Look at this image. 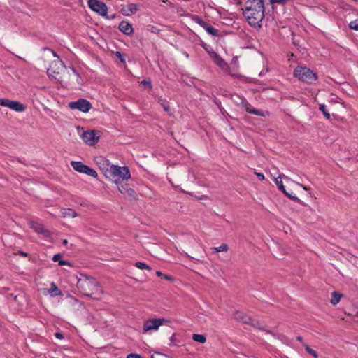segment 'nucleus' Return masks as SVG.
Here are the masks:
<instances>
[{
  "label": "nucleus",
  "mask_w": 358,
  "mask_h": 358,
  "mask_svg": "<svg viewBox=\"0 0 358 358\" xmlns=\"http://www.w3.org/2000/svg\"><path fill=\"white\" fill-rule=\"evenodd\" d=\"M243 14L251 27L260 28L264 17L263 0H248L243 9Z\"/></svg>",
  "instance_id": "1"
},
{
  "label": "nucleus",
  "mask_w": 358,
  "mask_h": 358,
  "mask_svg": "<svg viewBox=\"0 0 358 358\" xmlns=\"http://www.w3.org/2000/svg\"><path fill=\"white\" fill-rule=\"evenodd\" d=\"M77 288L81 294L87 297H92L94 294L102 293L100 285L94 278L83 274L78 279Z\"/></svg>",
  "instance_id": "2"
},
{
  "label": "nucleus",
  "mask_w": 358,
  "mask_h": 358,
  "mask_svg": "<svg viewBox=\"0 0 358 358\" xmlns=\"http://www.w3.org/2000/svg\"><path fill=\"white\" fill-rule=\"evenodd\" d=\"M106 173V177L118 184L121 181L127 180L131 178L130 171L128 166H120L112 164Z\"/></svg>",
  "instance_id": "3"
},
{
  "label": "nucleus",
  "mask_w": 358,
  "mask_h": 358,
  "mask_svg": "<svg viewBox=\"0 0 358 358\" xmlns=\"http://www.w3.org/2000/svg\"><path fill=\"white\" fill-rule=\"evenodd\" d=\"M293 76L299 80L308 84H312L318 78L317 73L306 66H297L294 69Z\"/></svg>",
  "instance_id": "4"
},
{
  "label": "nucleus",
  "mask_w": 358,
  "mask_h": 358,
  "mask_svg": "<svg viewBox=\"0 0 358 358\" xmlns=\"http://www.w3.org/2000/svg\"><path fill=\"white\" fill-rule=\"evenodd\" d=\"M168 320L164 318H155L148 320L144 322L143 326V333H147L152 331H157L159 327L167 322Z\"/></svg>",
  "instance_id": "5"
},
{
  "label": "nucleus",
  "mask_w": 358,
  "mask_h": 358,
  "mask_svg": "<svg viewBox=\"0 0 358 358\" xmlns=\"http://www.w3.org/2000/svg\"><path fill=\"white\" fill-rule=\"evenodd\" d=\"M69 107L71 110H78L83 113H87L92 108V103L85 99H79L76 101L69 103Z\"/></svg>",
  "instance_id": "6"
},
{
  "label": "nucleus",
  "mask_w": 358,
  "mask_h": 358,
  "mask_svg": "<svg viewBox=\"0 0 358 358\" xmlns=\"http://www.w3.org/2000/svg\"><path fill=\"white\" fill-rule=\"evenodd\" d=\"M191 19L203 28L209 34L213 36H219V31L214 28L210 24L203 20L199 15H192Z\"/></svg>",
  "instance_id": "7"
},
{
  "label": "nucleus",
  "mask_w": 358,
  "mask_h": 358,
  "mask_svg": "<svg viewBox=\"0 0 358 358\" xmlns=\"http://www.w3.org/2000/svg\"><path fill=\"white\" fill-rule=\"evenodd\" d=\"M282 178H284L285 180H287V181L290 180V181L293 182V180H291L287 176H283L282 177L279 176V177L275 178V185H277L278 189L280 190L286 196H287L288 198H289L292 201H294L298 202L299 203H302V201L300 199H299L296 196H294V195L289 194V192H287L286 191L285 187V186H284V185L282 183Z\"/></svg>",
  "instance_id": "8"
},
{
  "label": "nucleus",
  "mask_w": 358,
  "mask_h": 358,
  "mask_svg": "<svg viewBox=\"0 0 358 358\" xmlns=\"http://www.w3.org/2000/svg\"><path fill=\"white\" fill-rule=\"evenodd\" d=\"M88 6L93 11L98 13L101 16H106L108 7L105 3L97 0H89Z\"/></svg>",
  "instance_id": "9"
},
{
  "label": "nucleus",
  "mask_w": 358,
  "mask_h": 358,
  "mask_svg": "<svg viewBox=\"0 0 358 358\" xmlns=\"http://www.w3.org/2000/svg\"><path fill=\"white\" fill-rule=\"evenodd\" d=\"M83 141L90 146L95 145L99 139V136H97V133L94 130L86 131L81 135Z\"/></svg>",
  "instance_id": "10"
},
{
  "label": "nucleus",
  "mask_w": 358,
  "mask_h": 358,
  "mask_svg": "<svg viewBox=\"0 0 358 358\" xmlns=\"http://www.w3.org/2000/svg\"><path fill=\"white\" fill-rule=\"evenodd\" d=\"M95 163L99 167V169L104 173L106 176V173L110 170L111 164L108 159L103 156H98L94 158Z\"/></svg>",
  "instance_id": "11"
},
{
  "label": "nucleus",
  "mask_w": 358,
  "mask_h": 358,
  "mask_svg": "<svg viewBox=\"0 0 358 358\" xmlns=\"http://www.w3.org/2000/svg\"><path fill=\"white\" fill-rule=\"evenodd\" d=\"M234 318L238 322H242L245 324H249L251 323L252 317L241 312V311H236L234 313Z\"/></svg>",
  "instance_id": "12"
},
{
  "label": "nucleus",
  "mask_w": 358,
  "mask_h": 358,
  "mask_svg": "<svg viewBox=\"0 0 358 358\" xmlns=\"http://www.w3.org/2000/svg\"><path fill=\"white\" fill-rule=\"evenodd\" d=\"M208 52L218 66L222 69L227 66V62L217 52L213 50L208 51Z\"/></svg>",
  "instance_id": "13"
},
{
  "label": "nucleus",
  "mask_w": 358,
  "mask_h": 358,
  "mask_svg": "<svg viewBox=\"0 0 358 358\" xmlns=\"http://www.w3.org/2000/svg\"><path fill=\"white\" fill-rule=\"evenodd\" d=\"M59 64L63 66V63L62 61L60 62H53L50 65V67L47 69V73L50 77H52L54 78H57L55 74H59V67H57V66Z\"/></svg>",
  "instance_id": "14"
},
{
  "label": "nucleus",
  "mask_w": 358,
  "mask_h": 358,
  "mask_svg": "<svg viewBox=\"0 0 358 358\" xmlns=\"http://www.w3.org/2000/svg\"><path fill=\"white\" fill-rule=\"evenodd\" d=\"M118 29L121 32L127 36L131 35L134 31L131 24L124 20L119 24Z\"/></svg>",
  "instance_id": "15"
},
{
  "label": "nucleus",
  "mask_w": 358,
  "mask_h": 358,
  "mask_svg": "<svg viewBox=\"0 0 358 358\" xmlns=\"http://www.w3.org/2000/svg\"><path fill=\"white\" fill-rule=\"evenodd\" d=\"M243 106L245 108V110L250 114L255 115L259 117H265V113L264 111L252 108L251 105L247 101L243 103Z\"/></svg>",
  "instance_id": "16"
},
{
  "label": "nucleus",
  "mask_w": 358,
  "mask_h": 358,
  "mask_svg": "<svg viewBox=\"0 0 358 358\" xmlns=\"http://www.w3.org/2000/svg\"><path fill=\"white\" fill-rule=\"evenodd\" d=\"M249 325H251L252 327H253L255 329H259L261 331H263L266 332V334H271L274 337H278V336L277 335V334H275V333L273 332L272 331L266 329V327L262 326L259 321L255 320L252 317L251 323H249Z\"/></svg>",
  "instance_id": "17"
},
{
  "label": "nucleus",
  "mask_w": 358,
  "mask_h": 358,
  "mask_svg": "<svg viewBox=\"0 0 358 358\" xmlns=\"http://www.w3.org/2000/svg\"><path fill=\"white\" fill-rule=\"evenodd\" d=\"M137 5L135 3L128 4L126 7L121 9V13L126 16H129L132 14H135L137 12Z\"/></svg>",
  "instance_id": "18"
},
{
  "label": "nucleus",
  "mask_w": 358,
  "mask_h": 358,
  "mask_svg": "<svg viewBox=\"0 0 358 358\" xmlns=\"http://www.w3.org/2000/svg\"><path fill=\"white\" fill-rule=\"evenodd\" d=\"M48 292L52 297L62 295V291L59 289L55 282L51 283L50 288L48 290Z\"/></svg>",
  "instance_id": "19"
},
{
  "label": "nucleus",
  "mask_w": 358,
  "mask_h": 358,
  "mask_svg": "<svg viewBox=\"0 0 358 358\" xmlns=\"http://www.w3.org/2000/svg\"><path fill=\"white\" fill-rule=\"evenodd\" d=\"M62 217H76L78 216V213L71 208H62L61 210Z\"/></svg>",
  "instance_id": "20"
},
{
  "label": "nucleus",
  "mask_w": 358,
  "mask_h": 358,
  "mask_svg": "<svg viewBox=\"0 0 358 358\" xmlns=\"http://www.w3.org/2000/svg\"><path fill=\"white\" fill-rule=\"evenodd\" d=\"M71 165L74 170L79 173H83L87 165L83 164L81 162L72 161Z\"/></svg>",
  "instance_id": "21"
},
{
  "label": "nucleus",
  "mask_w": 358,
  "mask_h": 358,
  "mask_svg": "<svg viewBox=\"0 0 358 358\" xmlns=\"http://www.w3.org/2000/svg\"><path fill=\"white\" fill-rule=\"evenodd\" d=\"M31 228L38 234H46L48 233V231L44 229L43 225L40 223H31Z\"/></svg>",
  "instance_id": "22"
},
{
  "label": "nucleus",
  "mask_w": 358,
  "mask_h": 358,
  "mask_svg": "<svg viewBox=\"0 0 358 358\" xmlns=\"http://www.w3.org/2000/svg\"><path fill=\"white\" fill-rule=\"evenodd\" d=\"M10 108L16 112H23L25 110V106L17 101H13Z\"/></svg>",
  "instance_id": "23"
},
{
  "label": "nucleus",
  "mask_w": 358,
  "mask_h": 358,
  "mask_svg": "<svg viewBox=\"0 0 358 358\" xmlns=\"http://www.w3.org/2000/svg\"><path fill=\"white\" fill-rule=\"evenodd\" d=\"M342 294L338 292H333L331 293V303L333 304V305H336L337 303H339L341 297H342Z\"/></svg>",
  "instance_id": "24"
},
{
  "label": "nucleus",
  "mask_w": 358,
  "mask_h": 358,
  "mask_svg": "<svg viewBox=\"0 0 358 358\" xmlns=\"http://www.w3.org/2000/svg\"><path fill=\"white\" fill-rule=\"evenodd\" d=\"M229 250V246L226 243L221 244L219 247H213L211 250L213 253L219 252H227Z\"/></svg>",
  "instance_id": "25"
},
{
  "label": "nucleus",
  "mask_w": 358,
  "mask_h": 358,
  "mask_svg": "<svg viewBox=\"0 0 358 358\" xmlns=\"http://www.w3.org/2000/svg\"><path fill=\"white\" fill-rule=\"evenodd\" d=\"M83 173H85V174H87L90 176H92L93 178H96L98 177V174H97L96 171L94 169H92L88 166H86Z\"/></svg>",
  "instance_id": "26"
},
{
  "label": "nucleus",
  "mask_w": 358,
  "mask_h": 358,
  "mask_svg": "<svg viewBox=\"0 0 358 358\" xmlns=\"http://www.w3.org/2000/svg\"><path fill=\"white\" fill-rule=\"evenodd\" d=\"M135 266L141 270L145 269L149 271H152V268L145 262H137L135 263Z\"/></svg>",
  "instance_id": "27"
},
{
  "label": "nucleus",
  "mask_w": 358,
  "mask_h": 358,
  "mask_svg": "<svg viewBox=\"0 0 358 358\" xmlns=\"http://www.w3.org/2000/svg\"><path fill=\"white\" fill-rule=\"evenodd\" d=\"M192 339L194 341L199 342L200 343H204L206 341V336L204 335L196 334H193Z\"/></svg>",
  "instance_id": "28"
},
{
  "label": "nucleus",
  "mask_w": 358,
  "mask_h": 358,
  "mask_svg": "<svg viewBox=\"0 0 358 358\" xmlns=\"http://www.w3.org/2000/svg\"><path fill=\"white\" fill-rule=\"evenodd\" d=\"M158 102L162 106V108L164 110V111H166V112H169V108H170L169 103L166 99L159 98V100H158Z\"/></svg>",
  "instance_id": "29"
},
{
  "label": "nucleus",
  "mask_w": 358,
  "mask_h": 358,
  "mask_svg": "<svg viewBox=\"0 0 358 358\" xmlns=\"http://www.w3.org/2000/svg\"><path fill=\"white\" fill-rule=\"evenodd\" d=\"M13 101V100H10L8 99H0V106L8 107L10 108L11 107Z\"/></svg>",
  "instance_id": "30"
},
{
  "label": "nucleus",
  "mask_w": 358,
  "mask_h": 358,
  "mask_svg": "<svg viewBox=\"0 0 358 358\" xmlns=\"http://www.w3.org/2000/svg\"><path fill=\"white\" fill-rule=\"evenodd\" d=\"M319 110L322 112L324 116L327 119L330 120V114L328 113V111L326 110V106L324 104H320L319 106Z\"/></svg>",
  "instance_id": "31"
},
{
  "label": "nucleus",
  "mask_w": 358,
  "mask_h": 358,
  "mask_svg": "<svg viewBox=\"0 0 358 358\" xmlns=\"http://www.w3.org/2000/svg\"><path fill=\"white\" fill-rule=\"evenodd\" d=\"M350 29L358 31V19L351 21L349 24Z\"/></svg>",
  "instance_id": "32"
},
{
  "label": "nucleus",
  "mask_w": 358,
  "mask_h": 358,
  "mask_svg": "<svg viewBox=\"0 0 358 358\" xmlns=\"http://www.w3.org/2000/svg\"><path fill=\"white\" fill-rule=\"evenodd\" d=\"M156 275L158 276V277H161L162 278H164L165 280H173V278L171 276V275H164L163 274L161 271H157L156 272Z\"/></svg>",
  "instance_id": "33"
},
{
  "label": "nucleus",
  "mask_w": 358,
  "mask_h": 358,
  "mask_svg": "<svg viewBox=\"0 0 358 358\" xmlns=\"http://www.w3.org/2000/svg\"><path fill=\"white\" fill-rule=\"evenodd\" d=\"M306 350L309 354L312 355L314 357H317V352L313 349H311L309 346H306Z\"/></svg>",
  "instance_id": "34"
},
{
  "label": "nucleus",
  "mask_w": 358,
  "mask_h": 358,
  "mask_svg": "<svg viewBox=\"0 0 358 358\" xmlns=\"http://www.w3.org/2000/svg\"><path fill=\"white\" fill-rule=\"evenodd\" d=\"M127 358H143V357L136 353H130L127 355Z\"/></svg>",
  "instance_id": "35"
},
{
  "label": "nucleus",
  "mask_w": 358,
  "mask_h": 358,
  "mask_svg": "<svg viewBox=\"0 0 358 358\" xmlns=\"http://www.w3.org/2000/svg\"><path fill=\"white\" fill-rule=\"evenodd\" d=\"M141 83L144 85H147L150 89H152V85L150 80H143Z\"/></svg>",
  "instance_id": "36"
},
{
  "label": "nucleus",
  "mask_w": 358,
  "mask_h": 358,
  "mask_svg": "<svg viewBox=\"0 0 358 358\" xmlns=\"http://www.w3.org/2000/svg\"><path fill=\"white\" fill-rule=\"evenodd\" d=\"M254 173L257 176L259 180L263 181L265 179L264 175L263 173L257 171H255Z\"/></svg>",
  "instance_id": "37"
},
{
  "label": "nucleus",
  "mask_w": 358,
  "mask_h": 358,
  "mask_svg": "<svg viewBox=\"0 0 358 358\" xmlns=\"http://www.w3.org/2000/svg\"><path fill=\"white\" fill-rule=\"evenodd\" d=\"M271 3H285L289 0H270Z\"/></svg>",
  "instance_id": "38"
},
{
  "label": "nucleus",
  "mask_w": 358,
  "mask_h": 358,
  "mask_svg": "<svg viewBox=\"0 0 358 358\" xmlns=\"http://www.w3.org/2000/svg\"><path fill=\"white\" fill-rule=\"evenodd\" d=\"M116 56L120 58L122 62H125L123 55H122L120 52H116Z\"/></svg>",
  "instance_id": "39"
},
{
  "label": "nucleus",
  "mask_w": 358,
  "mask_h": 358,
  "mask_svg": "<svg viewBox=\"0 0 358 358\" xmlns=\"http://www.w3.org/2000/svg\"><path fill=\"white\" fill-rule=\"evenodd\" d=\"M62 257L60 254H56L53 256L52 260L54 262L60 261L59 259Z\"/></svg>",
  "instance_id": "40"
},
{
  "label": "nucleus",
  "mask_w": 358,
  "mask_h": 358,
  "mask_svg": "<svg viewBox=\"0 0 358 358\" xmlns=\"http://www.w3.org/2000/svg\"><path fill=\"white\" fill-rule=\"evenodd\" d=\"M59 266H63V265H69V266H70L71 264H70V262H69L67 261L60 260V261H59Z\"/></svg>",
  "instance_id": "41"
},
{
  "label": "nucleus",
  "mask_w": 358,
  "mask_h": 358,
  "mask_svg": "<svg viewBox=\"0 0 358 358\" xmlns=\"http://www.w3.org/2000/svg\"><path fill=\"white\" fill-rule=\"evenodd\" d=\"M296 184H297L299 186L301 187H302L305 191H309V190H310V188H309V187H306V186H305V185H302V184H300V183H299V182H296Z\"/></svg>",
  "instance_id": "42"
},
{
  "label": "nucleus",
  "mask_w": 358,
  "mask_h": 358,
  "mask_svg": "<svg viewBox=\"0 0 358 358\" xmlns=\"http://www.w3.org/2000/svg\"><path fill=\"white\" fill-rule=\"evenodd\" d=\"M55 336H56L57 338H59V339L63 338L62 334V333H59V332L56 333V334H55Z\"/></svg>",
  "instance_id": "43"
},
{
  "label": "nucleus",
  "mask_w": 358,
  "mask_h": 358,
  "mask_svg": "<svg viewBox=\"0 0 358 358\" xmlns=\"http://www.w3.org/2000/svg\"><path fill=\"white\" fill-rule=\"evenodd\" d=\"M71 70H72V71H73V72L76 75V76H77L78 78H79V77H80L79 73L76 71V70L75 69V68H74V67H71Z\"/></svg>",
  "instance_id": "44"
},
{
  "label": "nucleus",
  "mask_w": 358,
  "mask_h": 358,
  "mask_svg": "<svg viewBox=\"0 0 358 358\" xmlns=\"http://www.w3.org/2000/svg\"><path fill=\"white\" fill-rule=\"evenodd\" d=\"M19 254H20V255H22V257H27V252H23V251H20V252H19Z\"/></svg>",
  "instance_id": "45"
},
{
  "label": "nucleus",
  "mask_w": 358,
  "mask_h": 358,
  "mask_svg": "<svg viewBox=\"0 0 358 358\" xmlns=\"http://www.w3.org/2000/svg\"><path fill=\"white\" fill-rule=\"evenodd\" d=\"M296 339H297V341H300V342H302V341H303V338H302L301 336H298V337L296 338Z\"/></svg>",
  "instance_id": "46"
},
{
  "label": "nucleus",
  "mask_w": 358,
  "mask_h": 358,
  "mask_svg": "<svg viewBox=\"0 0 358 358\" xmlns=\"http://www.w3.org/2000/svg\"><path fill=\"white\" fill-rule=\"evenodd\" d=\"M67 243H68V241H67L66 239H64V240L63 241V244L66 245V244H67Z\"/></svg>",
  "instance_id": "47"
},
{
  "label": "nucleus",
  "mask_w": 358,
  "mask_h": 358,
  "mask_svg": "<svg viewBox=\"0 0 358 358\" xmlns=\"http://www.w3.org/2000/svg\"><path fill=\"white\" fill-rule=\"evenodd\" d=\"M52 52H53V55H54L55 57H58V55L55 53V52L52 51Z\"/></svg>",
  "instance_id": "48"
},
{
  "label": "nucleus",
  "mask_w": 358,
  "mask_h": 358,
  "mask_svg": "<svg viewBox=\"0 0 358 358\" xmlns=\"http://www.w3.org/2000/svg\"><path fill=\"white\" fill-rule=\"evenodd\" d=\"M357 315H358V311H357Z\"/></svg>",
  "instance_id": "49"
}]
</instances>
